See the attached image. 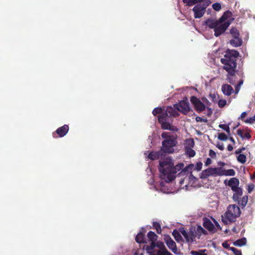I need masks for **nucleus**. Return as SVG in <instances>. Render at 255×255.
<instances>
[{"label": "nucleus", "mask_w": 255, "mask_h": 255, "mask_svg": "<svg viewBox=\"0 0 255 255\" xmlns=\"http://www.w3.org/2000/svg\"><path fill=\"white\" fill-rule=\"evenodd\" d=\"M232 12L230 10L225 11L218 20L208 19L205 21L206 25L211 29H213L214 35L219 37L224 34L231 23L233 18Z\"/></svg>", "instance_id": "f257e3e1"}, {"label": "nucleus", "mask_w": 255, "mask_h": 255, "mask_svg": "<svg viewBox=\"0 0 255 255\" xmlns=\"http://www.w3.org/2000/svg\"><path fill=\"white\" fill-rule=\"evenodd\" d=\"M184 166V164L183 163H180L174 166L172 160L167 158L159 162L158 169L161 174V178L165 179L167 182H170L175 178V174L177 171L182 170Z\"/></svg>", "instance_id": "f03ea898"}, {"label": "nucleus", "mask_w": 255, "mask_h": 255, "mask_svg": "<svg viewBox=\"0 0 255 255\" xmlns=\"http://www.w3.org/2000/svg\"><path fill=\"white\" fill-rule=\"evenodd\" d=\"M178 111L175 108L167 107L164 113L158 117V122L161 125V128L163 129H167L173 132H177L178 128L171 125L172 122V117H177L179 115Z\"/></svg>", "instance_id": "7ed1b4c3"}, {"label": "nucleus", "mask_w": 255, "mask_h": 255, "mask_svg": "<svg viewBox=\"0 0 255 255\" xmlns=\"http://www.w3.org/2000/svg\"><path fill=\"white\" fill-rule=\"evenodd\" d=\"M239 54V52L236 50H228L224 57L221 59V62L224 65L223 69L231 76H234L235 74L237 60Z\"/></svg>", "instance_id": "20e7f679"}, {"label": "nucleus", "mask_w": 255, "mask_h": 255, "mask_svg": "<svg viewBox=\"0 0 255 255\" xmlns=\"http://www.w3.org/2000/svg\"><path fill=\"white\" fill-rule=\"evenodd\" d=\"M161 136L164 140L162 141L161 149L164 153H172L174 152V147L177 143V135L175 133L163 132Z\"/></svg>", "instance_id": "39448f33"}, {"label": "nucleus", "mask_w": 255, "mask_h": 255, "mask_svg": "<svg viewBox=\"0 0 255 255\" xmlns=\"http://www.w3.org/2000/svg\"><path fill=\"white\" fill-rule=\"evenodd\" d=\"M241 213L240 208L236 205H230L227 211L222 216V221L225 224H228V221L233 223L236 221Z\"/></svg>", "instance_id": "423d86ee"}, {"label": "nucleus", "mask_w": 255, "mask_h": 255, "mask_svg": "<svg viewBox=\"0 0 255 255\" xmlns=\"http://www.w3.org/2000/svg\"><path fill=\"white\" fill-rule=\"evenodd\" d=\"M211 2L209 0H205L202 3L196 5L193 8L194 16L195 18H200L205 14L206 8L209 5Z\"/></svg>", "instance_id": "0eeeda50"}, {"label": "nucleus", "mask_w": 255, "mask_h": 255, "mask_svg": "<svg viewBox=\"0 0 255 255\" xmlns=\"http://www.w3.org/2000/svg\"><path fill=\"white\" fill-rule=\"evenodd\" d=\"M179 231L184 236L187 242H193L195 238L197 236L195 226H191L188 232H187L183 227L179 228Z\"/></svg>", "instance_id": "6e6552de"}, {"label": "nucleus", "mask_w": 255, "mask_h": 255, "mask_svg": "<svg viewBox=\"0 0 255 255\" xmlns=\"http://www.w3.org/2000/svg\"><path fill=\"white\" fill-rule=\"evenodd\" d=\"M221 176V167H209L202 171L200 175V178L206 179L209 176Z\"/></svg>", "instance_id": "1a4fd4ad"}, {"label": "nucleus", "mask_w": 255, "mask_h": 255, "mask_svg": "<svg viewBox=\"0 0 255 255\" xmlns=\"http://www.w3.org/2000/svg\"><path fill=\"white\" fill-rule=\"evenodd\" d=\"M190 101L194 106L195 110L198 113H201L206 109V105L196 97L192 96L190 98Z\"/></svg>", "instance_id": "9d476101"}, {"label": "nucleus", "mask_w": 255, "mask_h": 255, "mask_svg": "<svg viewBox=\"0 0 255 255\" xmlns=\"http://www.w3.org/2000/svg\"><path fill=\"white\" fill-rule=\"evenodd\" d=\"M174 107L184 114H187L190 111L188 102L186 100H182L178 104H174Z\"/></svg>", "instance_id": "9b49d317"}, {"label": "nucleus", "mask_w": 255, "mask_h": 255, "mask_svg": "<svg viewBox=\"0 0 255 255\" xmlns=\"http://www.w3.org/2000/svg\"><path fill=\"white\" fill-rule=\"evenodd\" d=\"M69 129L68 125H64L58 128L55 132L52 133V136L54 138L62 137L66 135Z\"/></svg>", "instance_id": "f8f14e48"}, {"label": "nucleus", "mask_w": 255, "mask_h": 255, "mask_svg": "<svg viewBox=\"0 0 255 255\" xmlns=\"http://www.w3.org/2000/svg\"><path fill=\"white\" fill-rule=\"evenodd\" d=\"M164 154L165 153L160 149L159 151H157L150 152L148 155V158L151 159V160H155L158 159L161 157L165 156Z\"/></svg>", "instance_id": "ddd939ff"}, {"label": "nucleus", "mask_w": 255, "mask_h": 255, "mask_svg": "<svg viewBox=\"0 0 255 255\" xmlns=\"http://www.w3.org/2000/svg\"><path fill=\"white\" fill-rule=\"evenodd\" d=\"M155 247L159 248V250L157 252L158 255H172L165 248L163 243L156 241L155 243Z\"/></svg>", "instance_id": "4468645a"}, {"label": "nucleus", "mask_w": 255, "mask_h": 255, "mask_svg": "<svg viewBox=\"0 0 255 255\" xmlns=\"http://www.w3.org/2000/svg\"><path fill=\"white\" fill-rule=\"evenodd\" d=\"M165 241L168 247L171 249L173 252L176 253V252L177 251V247L174 241L170 237V236H168L165 237Z\"/></svg>", "instance_id": "2eb2a0df"}, {"label": "nucleus", "mask_w": 255, "mask_h": 255, "mask_svg": "<svg viewBox=\"0 0 255 255\" xmlns=\"http://www.w3.org/2000/svg\"><path fill=\"white\" fill-rule=\"evenodd\" d=\"M203 227L209 231H213L215 229V226L212 222L207 218H203Z\"/></svg>", "instance_id": "dca6fc26"}, {"label": "nucleus", "mask_w": 255, "mask_h": 255, "mask_svg": "<svg viewBox=\"0 0 255 255\" xmlns=\"http://www.w3.org/2000/svg\"><path fill=\"white\" fill-rule=\"evenodd\" d=\"M222 91L224 94L230 96L234 92V90L231 85L228 84H224L222 86Z\"/></svg>", "instance_id": "f3484780"}, {"label": "nucleus", "mask_w": 255, "mask_h": 255, "mask_svg": "<svg viewBox=\"0 0 255 255\" xmlns=\"http://www.w3.org/2000/svg\"><path fill=\"white\" fill-rule=\"evenodd\" d=\"M142 230H143V232H139L135 237L136 242L139 244L147 243L145 240L144 235L146 231L144 229H143Z\"/></svg>", "instance_id": "a211bd4d"}, {"label": "nucleus", "mask_w": 255, "mask_h": 255, "mask_svg": "<svg viewBox=\"0 0 255 255\" xmlns=\"http://www.w3.org/2000/svg\"><path fill=\"white\" fill-rule=\"evenodd\" d=\"M230 43L234 47H239L242 45L243 41L241 38L237 37V38H234L233 39L230 40Z\"/></svg>", "instance_id": "6ab92c4d"}, {"label": "nucleus", "mask_w": 255, "mask_h": 255, "mask_svg": "<svg viewBox=\"0 0 255 255\" xmlns=\"http://www.w3.org/2000/svg\"><path fill=\"white\" fill-rule=\"evenodd\" d=\"M194 167V165L192 164H190L189 165L185 167H183L182 170L179 173L178 175H181L182 174L185 175L189 173L192 172V170L193 167Z\"/></svg>", "instance_id": "aec40b11"}, {"label": "nucleus", "mask_w": 255, "mask_h": 255, "mask_svg": "<svg viewBox=\"0 0 255 255\" xmlns=\"http://www.w3.org/2000/svg\"><path fill=\"white\" fill-rule=\"evenodd\" d=\"M236 172L233 169L225 170L221 167V176H235Z\"/></svg>", "instance_id": "412c9836"}, {"label": "nucleus", "mask_w": 255, "mask_h": 255, "mask_svg": "<svg viewBox=\"0 0 255 255\" xmlns=\"http://www.w3.org/2000/svg\"><path fill=\"white\" fill-rule=\"evenodd\" d=\"M147 237L149 241L151 243H154L155 244L157 240V236L152 231H149L147 233Z\"/></svg>", "instance_id": "4be33fe9"}, {"label": "nucleus", "mask_w": 255, "mask_h": 255, "mask_svg": "<svg viewBox=\"0 0 255 255\" xmlns=\"http://www.w3.org/2000/svg\"><path fill=\"white\" fill-rule=\"evenodd\" d=\"M155 247V244L154 243H150L149 246L144 245L143 249H145L147 253L151 254L153 252V250Z\"/></svg>", "instance_id": "5701e85b"}, {"label": "nucleus", "mask_w": 255, "mask_h": 255, "mask_svg": "<svg viewBox=\"0 0 255 255\" xmlns=\"http://www.w3.org/2000/svg\"><path fill=\"white\" fill-rule=\"evenodd\" d=\"M247 240L245 238L240 239L234 242V245L235 246L241 247L246 244Z\"/></svg>", "instance_id": "b1692460"}, {"label": "nucleus", "mask_w": 255, "mask_h": 255, "mask_svg": "<svg viewBox=\"0 0 255 255\" xmlns=\"http://www.w3.org/2000/svg\"><path fill=\"white\" fill-rule=\"evenodd\" d=\"M180 233V231L177 230H174L172 232V235L177 242H179L182 240V237Z\"/></svg>", "instance_id": "393cba45"}, {"label": "nucleus", "mask_w": 255, "mask_h": 255, "mask_svg": "<svg viewBox=\"0 0 255 255\" xmlns=\"http://www.w3.org/2000/svg\"><path fill=\"white\" fill-rule=\"evenodd\" d=\"M230 33L233 38L240 37V35L239 31L236 27H232L230 30Z\"/></svg>", "instance_id": "a878e982"}, {"label": "nucleus", "mask_w": 255, "mask_h": 255, "mask_svg": "<svg viewBox=\"0 0 255 255\" xmlns=\"http://www.w3.org/2000/svg\"><path fill=\"white\" fill-rule=\"evenodd\" d=\"M243 194L242 189L241 188L234 193L233 198L235 201L239 200V197Z\"/></svg>", "instance_id": "bb28decb"}, {"label": "nucleus", "mask_w": 255, "mask_h": 255, "mask_svg": "<svg viewBox=\"0 0 255 255\" xmlns=\"http://www.w3.org/2000/svg\"><path fill=\"white\" fill-rule=\"evenodd\" d=\"M193 148L185 147L186 153L190 157H193L195 155V151L192 149Z\"/></svg>", "instance_id": "cd10ccee"}, {"label": "nucleus", "mask_w": 255, "mask_h": 255, "mask_svg": "<svg viewBox=\"0 0 255 255\" xmlns=\"http://www.w3.org/2000/svg\"><path fill=\"white\" fill-rule=\"evenodd\" d=\"M248 196H245L242 198V199L241 200H240V201L238 200V203L243 208L246 206L247 202H248Z\"/></svg>", "instance_id": "c85d7f7f"}, {"label": "nucleus", "mask_w": 255, "mask_h": 255, "mask_svg": "<svg viewBox=\"0 0 255 255\" xmlns=\"http://www.w3.org/2000/svg\"><path fill=\"white\" fill-rule=\"evenodd\" d=\"M196 232L197 236H200L202 234L206 233V231L201 226L196 227Z\"/></svg>", "instance_id": "c756f323"}, {"label": "nucleus", "mask_w": 255, "mask_h": 255, "mask_svg": "<svg viewBox=\"0 0 255 255\" xmlns=\"http://www.w3.org/2000/svg\"><path fill=\"white\" fill-rule=\"evenodd\" d=\"M152 226L153 228L156 230V232L158 234H161L162 230L161 228L160 224L158 222H153L152 223Z\"/></svg>", "instance_id": "7c9ffc66"}, {"label": "nucleus", "mask_w": 255, "mask_h": 255, "mask_svg": "<svg viewBox=\"0 0 255 255\" xmlns=\"http://www.w3.org/2000/svg\"><path fill=\"white\" fill-rule=\"evenodd\" d=\"M239 179L236 178H231L228 182V185L230 187L234 186V185H239Z\"/></svg>", "instance_id": "2f4dec72"}, {"label": "nucleus", "mask_w": 255, "mask_h": 255, "mask_svg": "<svg viewBox=\"0 0 255 255\" xmlns=\"http://www.w3.org/2000/svg\"><path fill=\"white\" fill-rule=\"evenodd\" d=\"M246 156L243 154H240L237 157V160L242 164H244L246 162Z\"/></svg>", "instance_id": "473e14b6"}, {"label": "nucleus", "mask_w": 255, "mask_h": 255, "mask_svg": "<svg viewBox=\"0 0 255 255\" xmlns=\"http://www.w3.org/2000/svg\"><path fill=\"white\" fill-rule=\"evenodd\" d=\"M206 251V250H199L198 251H192L191 252V254L192 255H207L205 253Z\"/></svg>", "instance_id": "72a5a7b5"}, {"label": "nucleus", "mask_w": 255, "mask_h": 255, "mask_svg": "<svg viewBox=\"0 0 255 255\" xmlns=\"http://www.w3.org/2000/svg\"><path fill=\"white\" fill-rule=\"evenodd\" d=\"M218 138L222 141H226L228 139V137L225 133L221 132L218 133Z\"/></svg>", "instance_id": "f704fd0d"}, {"label": "nucleus", "mask_w": 255, "mask_h": 255, "mask_svg": "<svg viewBox=\"0 0 255 255\" xmlns=\"http://www.w3.org/2000/svg\"><path fill=\"white\" fill-rule=\"evenodd\" d=\"M219 128L225 130L228 134H230V129L229 125L225 124H220L219 126Z\"/></svg>", "instance_id": "c9c22d12"}, {"label": "nucleus", "mask_w": 255, "mask_h": 255, "mask_svg": "<svg viewBox=\"0 0 255 255\" xmlns=\"http://www.w3.org/2000/svg\"><path fill=\"white\" fill-rule=\"evenodd\" d=\"M164 112H163V110L161 108H156L153 109L152 111V114L154 116H156L158 114L161 115L162 113H164Z\"/></svg>", "instance_id": "e433bc0d"}, {"label": "nucleus", "mask_w": 255, "mask_h": 255, "mask_svg": "<svg viewBox=\"0 0 255 255\" xmlns=\"http://www.w3.org/2000/svg\"><path fill=\"white\" fill-rule=\"evenodd\" d=\"M186 143L187 145L185 147L193 148L195 145L194 140L192 138L187 139L186 140Z\"/></svg>", "instance_id": "4c0bfd02"}, {"label": "nucleus", "mask_w": 255, "mask_h": 255, "mask_svg": "<svg viewBox=\"0 0 255 255\" xmlns=\"http://www.w3.org/2000/svg\"><path fill=\"white\" fill-rule=\"evenodd\" d=\"M183 2L184 3H186V5L188 6H192L195 4H196V0H182Z\"/></svg>", "instance_id": "58836bf2"}, {"label": "nucleus", "mask_w": 255, "mask_h": 255, "mask_svg": "<svg viewBox=\"0 0 255 255\" xmlns=\"http://www.w3.org/2000/svg\"><path fill=\"white\" fill-rule=\"evenodd\" d=\"M230 250L232 251L234 253L235 255H242L241 251L235 248H230Z\"/></svg>", "instance_id": "ea45409f"}, {"label": "nucleus", "mask_w": 255, "mask_h": 255, "mask_svg": "<svg viewBox=\"0 0 255 255\" xmlns=\"http://www.w3.org/2000/svg\"><path fill=\"white\" fill-rule=\"evenodd\" d=\"M213 8L216 11H219L221 9V5L220 3L216 2L212 5Z\"/></svg>", "instance_id": "a19ab883"}, {"label": "nucleus", "mask_w": 255, "mask_h": 255, "mask_svg": "<svg viewBox=\"0 0 255 255\" xmlns=\"http://www.w3.org/2000/svg\"><path fill=\"white\" fill-rule=\"evenodd\" d=\"M244 122L246 123L250 124H253L254 122H255V115L253 117H250L249 119L244 120Z\"/></svg>", "instance_id": "79ce46f5"}, {"label": "nucleus", "mask_w": 255, "mask_h": 255, "mask_svg": "<svg viewBox=\"0 0 255 255\" xmlns=\"http://www.w3.org/2000/svg\"><path fill=\"white\" fill-rule=\"evenodd\" d=\"M227 104L226 100L221 99L218 101V106L220 108L224 107Z\"/></svg>", "instance_id": "37998d69"}, {"label": "nucleus", "mask_w": 255, "mask_h": 255, "mask_svg": "<svg viewBox=\"0 0 255 255\" xmlns=\"http://www.w3.org/2000/svg\"><path fill=\"white\" fill-rule=\"evenodd\" d=\"M203 164L201 162H197L196 164L195 169L197 171H200L202 168Z\"/></svg>", "instance_id": "c03bdc74"}, {"label": "nucleus", "mask_w": 255, "mask_h": 255, "mask_svg": "<svg viewBox=\"0 0 255 255\" xmlns=\"http://www.w3.org/2000/svg\"><path fill=\"white\" fill-rule=\"evenodd\" d=\"M203 103L206 105V107H208V106L211 105V103L208 100V99L206 98H203L202 99Z\"/></svg>", "instance_id": "a18cd8bd"}, {"label": "nucleus", "mask_w": 255, "mask_h": 255, "mask_svg": "<svg viewBox=\"0 0 255 255\" xmlns=\"http://www.w3.org/2000/svg\"><path fill=\"white\" fill-rule=\"evenodd\" d=\"M209 155L212 158H214L216 156V152L212 149H210L209 150Z\"/></svg>", "instance_id": "49530a36"}, {"label": "nucleus", "mask_w": 255, "mask_h": 255, "mask_svg": "<svg viewBox=\"0 0 255 255\" xmlns=\"http://www.w3.org/2000/svg\"><path fill=\"white\" fill-rule=\"evenodd\" d=\"M246 149V148L245 147H243L241 148H239L237 150H236L235 153L236 154H240L241 153H242L244 150Z\"/></svg>", "instance_id": "de8ad7c7"}, {"label": "nucleus", "mask_w": 255, "mask_h": 255, "mask_svg": "<svg viewBox=\"0 0 255 255\" xmlns=\"http://www.w3.org/2000/svg\"><path fill=\"white\" fill-rule=\"evenodd\" d=\"M238 185H234V186H232L231 187V189L235 192L237 191H238V190H239L240 189H241V188H240L238 187Z\"/></svg>", "instance_id": "09e8293b"}, {"label": "nucleus", "mask_w": 255, "mask_h": 255, "mask_svg": "<svg viewBox=\"0 0 255 255\" xmlns=\"http://www.w3.org/2000/svg\"><path fill=\"white\" fill-rule=\"evenodd\" d=\"M243 133H244V132H243V130H242L241 129H238L237 134H238V135L240 136L242 138H244V134Z\"/></svg>", "instance_id": "8fccbe9b"}, {"label": "nucleus", "mask_w": 255, "mask_h": 255, "mask_svg": "<svg viewBox=\"0 0 255 255\" xmlns=\"http://www.w3.org/2000/svg\"><path fill=\"white\" fill-rule=\"evenodd\" d=\"M247 115V114L246 112H243L241 114L240 117L239 118V119H240V120L244 121V118L246 117Z\"/></svg>", "instance_id": "3c124183"}, {"label": "nucleus", "mask_w": 255, "mask_h": 255, "mask_svg": "<svg viewBox=\"0 0 255 255\" xmlns=\"http://www.w3.org/2000/svg\"><path fill=\"white\" fill-rule=\"evenodd\" d=\"M217 147H218L221 150H223L224 149V146L223 143L220 144L218 143L216 145Z\"/></svg>", "instance_id": "603ef678"}, {"label": "nucleus", "mask_w": 255, "mask_h": 255, "mask_svg": "<svg viewBox=\"0 0 255 255\" xmlns=\"http://www.w3.org/2000/svg\"><path fill=\"white\" fill-rule=\"evenodd\" d=\"M212 163V160L210 158H207L206 161L205 162V164L206 166H208L211 164Z\"/></svg>", "instance_id": "864d4df0"}, {"label": "nucleus", "mask_w": 255, "mask_h": 255, "mask_svg": "<svg viewBox=\"0 0 255 255\" xmlns=\"http://www.w3.org/2000/svg\"><path fill=\"white\" fill-rule=\"evenodd\" d=\"M222 246L225 248V249H230V248H231L230 247V245L227 243V242H224L222 244Z\"/></svg>", "instance_id": "5fc2aeb1"}, {"label": "nucleus", "mask_w": 255, "mask_h": 255, "mask_svg": "<svg viewBox=\"0 0 255 255\" xmlns=\"http://www.w3.org/2000/svg\"><path fill=\"white\" fill-rule=\"evenodd\" d=\"M206 109L207 110L208 113H207V116H210L212 114V109L209 107H206Z\"/></svg>", "instance_id": "6e6d98bb"}, {"label": "nucleus", "mask_w": 255, "mask_h": 255, "mask_svg": "<svg viewBox=\"0 0 255 255\" xmlns=\"http://www.w3.org/2000/svg\"><path fill=\"white\" fill-rule=\"evenodd\" d=\"M251 137V134H250L249 132H246L245 133V134L244 135V138H247L248 139H249Z\"/></svg>", "instance_id": "4d7b16f0"}, {"label": "nucleus", "mask_w": 255, "mask_h": 255, "mask_svg": "<svg viewBox=\"0 0 255 255\" xmlns=\"http://www.w3.org/2000/svg\"><path fill=\"white\" fill-rule=\"evenodd\" d=\"M196 121L198 122H202L204 121V120L200 117H197L196 118Z\"/></svg>", "instance_id": "13d9d810"}, {"label": "nucleus", "mask_w": 255, "mask_h": 255, "mask_svg": "<svg viewBox=\"0 0 255 255\" xmlns=\"http://www.w3.org/2000/svg\"><path fill=\"white\" fill-rule=\"evenodd\" d=\"M210 96L212 98V101L215 102L216 99V96L215 94H210Z\"/></svg>", "instance_id": "bf43d9fd"}, {"label": "nucleus", "mask_w": 255, "mask_h": 255, "mask_svg": "<svg viewBox=\"0 0 255 255\" xmlns=\"http://www.w3.org/2000/svg\"><path fill=\"white\" fill-rule=\"evenodd\" d=\"M241 88V87L238 86V85H237L235 87V94H237L239 91H240Z\"/></svg>", "instance_id": "052dcab7"}, {"label": "nucleus", "mask_w": 255, "mask_h": 255, "mask_svg": "<svg viewBox=\"0 0 255 255\" xmlns=\"http://www.w3.org/2000/svg\"><path fill=\"white\" fill-rule=\"evenodd\" d=\"M214 222L216 226L218 228V229L221 230V227H220L219 224L215 220H214Z\"/></svg>", "instance_id": "680f3d73"}, {"label": "nucleus", "mask_w": 255, "mask_h": 255, "mask_svg": "<svg viewBox=\"0 0 255 255\" xmlns=\"http://www.w3.org/2000/svg\"><path fill=\"white\" fill-rule=\"evenodd\" d=\"M227 149L229 151H232L233 149V147L231 144H229L227 147Z\"/></svg>", "instance_id": "e2e57ef3"}, {"label": "nucleus", "mask_w": 255, "mask_h": 255, "mask_svg": "<svg viewBox=\"0 0 255 255\" xmlns=\"http://www.w3.org/2000/svg\"><path fill=\"white\" fill-rule=\"evenodd\" d=\"M243 82H244V81H243V80H241L239 82V83H238V84H237V85H238V86L241 87V86L243 85Z\"/></svg>", "instance_id": "0e129e2a"}, {"label": "nucleus", "mask_w": 255, "mask_h": 255, "mask_svg": "<svg viewBox=\"0 0 255 255\" xmlns=\"http://www.w3.org/2000/svg\"><path fill=\"white\" fill-rule=\"evenodd\" d=\"M229 139L233 142V144H235V140L233 137L230 136L229 137Z\"/></svg>", "instance_id": "69168bd1"}, {"label": "nucleus", "mask_w": 255, "mask_h": 255, "mask_svg": "<svg viewBox=\"0 0 255 255\" xmlns=\"http://www.w3.org/2000/svg\"><path fill=\"white\" fill-rule=\"evenodd\" d=\"M204 1L203 0H196L195 1H196V4H199L203 3Z\"/></svg>", "instance_id": "338daca9"}, {"label": "nucleus", "mask_w": 255, "mask_h": 255, "mask_svg": "<svg viewBox=\"0 0 255 255\" xmlns=\"http://www.w3.org/2000/svg\"><path fill=\"white\" fill-rule=\"evenodd\" d=\"M218 165L221 166H224L225 165V163L223 162L220 161L218 163Z\"/></svg>", "instance_id": "774afa93"}]
</instances>
